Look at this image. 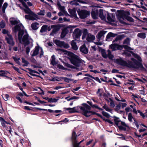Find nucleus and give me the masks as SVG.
Listing matches in <instances>:
<instances>
[{
	"label": "nucleus",
	"mask_w": 147,
	"mask_h": 147,
	"mask_svg": "<svg viewBox=\"0 0 147 147\" xmlns=\"http://www.w3.org/2000/svg\"><path fill=\"white\" fill-rule=\"evenodd\" d=\"M130 52L132 54L136 59L138 60V61H136L134 58H132L131 60L132 62L128 61V63H127L122 59L120 58L116 59L115 60V62L117 64L122 66H127L129 67L135 68L143 67V66L141 63L142 60L141 57L139 56L136 54L133 53L132 52H129V51H125L124 53L127 55L129 56L130 55L129 54Z\"/></svg>",
	"instance_id": "obj_1"
},
{
	"label": "nucleus",
	"mask_w": 147,
	"mask_h": 147,
	"mask_svg": "<svg viewBox=\"0 0 147 147\" xmlns=\"http://www.w3.org/2000/svg\"><path fill=\"white\" fill-rule=\"evenodd\" d=\"M130 52L132 54L136 59L138 60V61H136L134 58H132L131 60L132 62L128 61V63H127L122 59L120 58L116 59L115 60V62L117 64L122 66H127L129 67L135 68L143 67V66L141 63L142 60L141 57L139 56L136 54L133 53L132 52H129V51H125L124 53L127 55L129 56L130 55L129 54Z\"/></svg>",
	"instance_id": "obj_2"
},
{
	"label": "nucleus",
	"mask_w": 147,
	"mask_h": 147,
	"mask_svg": "<svg viewBox=\"0 0 147 147\" xmlns=\"http://www.w3.org/2000/svg\"><path fill=\"white\" fill-rule=\"evenodd\" d=\"M10 22L11 24L16 25L13 29V32L16 34L18 32V39L21 42H26L25 38H27L28 33L26 30H24V27L17 18H11L10 19Z\"/></svg>",
	"instance_id": "obj_3"
},
{
	"label": "nucleus",
	"mask_w": 147,
	"mask_h": 147,
	"mask_svg": "<svg viewBox=\"0 0 147 147\" xmlns=\"http://www.w3.org/2000/svg\"><path fill=\"white\" fill-rule=\"evenodd\" d=\"M57 50L59 52L64 53L65 54H67L69 55L70 57L69 59L71 63L77 67L79 66L80 63H85L84 61L82 60L79 57L74 53H68L67 51L62 49H57Z\"/></svg>",
	"instance_id": "obj_4"
},
{
	"label": "nucleus",
	"mask_w": 147,
	"mask_h": 147,
	"mask_svg": "<svg viewBox=\"0 0 147 147\" xmlns=\"http://www.w3.org/2000/svg\"><path fill=\"white\" fill-rule=\"evenodd\" d=\"M90 107L86 104H84L83 106L80 107L82 114L86 117H88L92 115L96 114L95 112L90 111Z\"/></svg>",
	"instance_id": "obj_5"
},
{
	"label": "nucleus",
	"mask_w": 147,
	"mask_h": 147,
	"mask_svg": "<svg viewBox=\"0 0 147 147\" xmlns=\"http://www.w3.org/2000/svg\"><path fill=\"white\" fill-rule=\"evenodd\" d=\"M114 120L115 124L120 130L125 131L127 129L129 128L128 125L124 122L121 121L119 118L115 117Z\"/></svg>",
	"instance_id": "obj_6"
},
{
	"label": "nucleus",
	"mask_w": 147,
	"mask_h": 147,
	"mask_svg": "<svg viewBox=\"0 0 147 147\" xmlns=\"http://www.w3.org/2000/svg\"><path fill=\"white\" fill-rule=\"evenodd\" d=\"M39 53L40 57L41 58L43 55L44 52L42 48L38 46H36L31 52V54L32 56H35Z\"/></svg>",
	"instance_id": "obj_7"
},
{
	"label": "nucleus",
	"mask_w": 147,
	"mask_h": 147,
	"mask_svg": "<svg viewBox=\"0 0 147 147\" xmlns=\"http://www.w3.org/2000/svg\"><path fill=\"white\" fill-rule=\"evenodd\" d=\"M123 47L127 50H133V49L126 45L123 46L119 45L117 44H113L110 45V48L113 51L117 50H121L123 49Z\"/></svg>",
	"instance_id": "obj_8"
},
{
	"label": "nucleus",
	"mask_w": 147,
	"mask_h": 147,
	"mask_svg": "<svg viewBox=\"0 0 147 147\" xmlns=\"http://www.w3.org/2000/svg\"><path fill=\"white\" fill-rule=\"evenodd\" d=\"M25 40H26V42H21L19 41L20 43H22L23 44H25V45H30V47H26V52L27 54H28L30 50V49L33 46V40L31 39L28 36V37L27 38H25Z\"/></svg>",
	"instance_id": "obj_9"
},
{
	"label": "nucleus",
	"mask_w": 147,
	"mask_h": 147,
	"mask_svg": "<svg viewBox=\"0 0 147 147\" xmlns=\"http://www.w3.org/2000/svg\"><path fill=\"white\" fill-rule=\"evenodd\" d=\"M78 14L80 18L82 19H84L90 15L89 12L85 10H81L78 11Z\"/></svg>",
	"instance_id": "obj_10"
},
{
	"label": "nucleus",
	"mask_w": 147,
	"mask_h": 147,
	"mask_svg": "<svg viewBox=\"0 0 147 147\" xmlns=\"http://www.w3.org/2000/svg\"><path fill=\"white\" fill-rule=\"evenodd\" d=\"M26 19L32 20H36L38 18V16L33 12H31L29 15H26L25 16Z\"/></svg>",
	"instance_id": "obj_11"
},
{
	"label": "nucleus",
	"mask_w": 147,
	"mask_h": 147,
	"mask_svg": "<svg viewBox=\"0 0 147 147\" xmlns=\"http://www.w3.org/2000/svg\"><path fill=\"white\" fill-rule=\"evenodd\" d=\"M55 42L57 45L61 47L68 48L69 47V45L65 43L64 42H61L59 40H56L55 41Z\"/></svg>",
	"instance_id": "obj_12"
},
{
	"label": "nucleus",
	"mask_w": 147,
	"mask_h": 147,
	"mask_svg": "<svg viewBox=\"0 0 147 147\" xmlns=\"http://www.w3.org/2000/svg\"><path fill=\"white\" fill-rule=\"evenodd\" d=\"M5 38L8 44L12 45H14V43L13 39L11 35L9 34H7V36H6Z\"/></svg>",
	"instance_id": "obj_13"
},
{
	"label": "nucleus",
	"mask_w": 147,
	"mask_h": 147,
	"mask_svg": "<svg viewBox=\"0 0 147 147\" xmlns=\"http://www.w3.org/2000/svg\"><path fill=\"white\" fill-rule=\"evenodd\" d=\"M98 11L97 9L93 10L91 12V15L93 18L96 19L98 17Z\"/></svg>",
	"instance_id": "obj_14"
},
{
	"label": "nucleus",
	"mask_w": 147,
	"mask_h": 147,
	"mask_svg": "<svg viewBox=\"0 0 147 147\" xmlns=\"http://www.w3.org/2000/svg\"><path fill=\"white\" fill-rule=\"evenodd\" d=\"M80 51L85 54H87L88 52V50L84 44L81 46L80 48Z\"/></svg>",
	"instance_id": "obj_15"
},
{
	"label": "nucleus",
	"mask_w": 147,
	"mask_h": 147,
	"mask_svg": "<svg viewBox=\"0 0 147 147\" xmlns=\"http://www.w3.org/2000/svg\"><path fill=\"white\" fill-rule=\"evenodd\" d=\"M95 39V36L90 34H88L86 37V40L88 42H92Z\"/></svg>",
	"instance_id": "obj_16"
},
{
	"label": "nucleus",
	"mask_w": 147,
	"mask_h": 147,
	"mask_svg": "<svg viewBox=\"0 0 147 147\" xmlns=\"http://www.w3.org/2000/svg\"><path fill=\"white\" fill-rule=\"evenodd\" d=\"M81 31L79 29L76 28L75 29L74 33L73 35L75 36L76 38H78L80 36Z\"/></svg>",
	"instance_id": "obj_17"
},
{
	"label": "nucleus",
	"mask_w": 147,
	"mask_h": 147,
	"mask_svg": "<svg viewBox=\"0 0 147 147\" xmlns=\"http://www.w3.org/2000/svg\"><path fill=\"white\" fill-rule=\"evenodd\" d=\"M57 5L58 8L64 13H66V12L65 9L64 7L61 6L59 2L57 3Z\"/></svg>",
	"instance_id": "obj_18"
},
{
	"label": "nucleus",
	"mask_w": 147,
	"mask_h": 147,
	"mask_svg": "<svg viewBox=\"0 0 147 147\" xmlns=\"http://www.w3.org/2000/svg\"><path fill=\"white\" fill-rule=\"evenodd\" d=\"M69 12L71 15L75 19H78L75 9H73L72 10H69Z\"/></svg>",
	"instance_id": "obj_19"
},
{
	"label": "nucleus",
	"mask_w": 147,
	"mask_h": 147,
	"mask_svg": "<svg viewBox=\"0 0 147 147\" xmlns=\"http://www.w3.org/2000/svg\"><path fill=\"white\" fill-rule=\"evenodd\" d=\"M71 48L75 50H76L78 49V47L76 45V43L74 40H72L71 42Z\"/></svg>",
	"instance_id": "obj_20"
},
{
	"label": "nucleus",
	"mask_w": 147,
	"mask_h": 147,
	"mask_svg": "<svg viewBox=\"0 0 147 147\" xmlns=\"http://www.w3.org/2000/svg\"><path fill=\"white\" fill-rule=\"evenodd\" d=\"M76 107H74L72 108H65V109L66 110L69 111V112L70 113H74L77 112V110Z\"/></svg>",
	"instance_id": "obj_21"
},
{
	"label": "nucleus",
	"mask_w": 147,
	"mask_h": 147,
	"mask_svg": "<svg viewBox=\"0 0 147 147\" xmlns=\"http://www.w3.org/2000/svg\"><path fill=\"white\" fill-rule=\"evenodd\" d=\"M0 121H1L2 125L7 130H8V127H6L5 125L6 121L2 117H0Z\"/></svg>",
	"instance_id": "obj_22"
},
{
	"label": "nucleus",
	"mask_w": 147,
	"mask_h": 147,
	"mask_svg": "<svg viewBox=\"0 0 147 147\" xmlns=\"http://www.w3.org/2000/svg\"><path fill=\"white\" fill-rule=\"evenodd\" d=\"M52 28H53V33H55L58 31L60 29V27L59 25H53L51 26Z\"/></svg>",
	"instance_id": "obj_23"
},
{
	"label": "nucleus",
	"mask_w": 147,
	"mask_h": 147,
	"mask_svg": "<svg viewBox=\"0 0 147 147\" xmlns=\"http://www.w3.org/2000/svg\"><path fill=\"white\" fill-rule=\"evenodd\" d=\"M38 25L39 24L37 22H34L32 23L31 24L32 28L34 30H36L38 28Z\"/></svg>",
	"instance_id": "obj_24"
},
{
	"label": "nucleus",
	"mask_w": 147,
	"mask_h": 147,
	"mask_svg": "<svg viewBox=\"0 0 147 147\" xmlns=\"http://www.w3.org/2000/svg\"><path fill=\"white\" fill-rule=\"evenodd\" d=\"M99 17L102 20H105L106 19L105 17L103 15V10L102 9H100L99 10Z\"/></svg>",
	"instance_id": "obj_25"
},
{
	"label": "nucleus",
	"mask_w": 147,
	"mask_h": 147,
	"mask_svg": "<svg viewBox=\"0 0 147 147\" xmlns=\"http://www.w3.org/2000/svg\"><path fill=\"white\" fill-rule=\"evenodd\" d=\"M68 31L66 28L64 29L62 32L61 34V37L64 38L65 36L66 35L68 32Z\"/></svg>",
	"instance_id": "obj_26"
},
{
	"label": "nucleus",
	"mask_w": 147,
	"mask_h": 147,
	"mask_svg": "<svg viewBox=\"0 0 147 147\" xmlns=\"http://www.w3.org/2000/svg\"><path fill=\"white\" fill-rule=\"evenodd\" d=\"M106 33L105 31H101L98 34L97 37V38L99 40L101 37L103 36Z\"/></svg>",
	"instance_id": "obj_27"
},
{
	"label": "nucleus",
	"mask_w": 147,
	"mask_h": 147,
	"mask_svg": "<svg viewBox=\"0 0 147 147\" xmlns=\"http://www.w3.org/2000/svg\"><path fill=\"white\" fill-rule=\"evenodd\" d=\"M103 108L106 111L112 113V109L110 108L106 104H105L103 106Z\"/></svg>",
	"instance_id": "obj_28"
},
{
	"label": "nucleus",
	"mask_w": 147,
	"mask_h": 147,
	"mask_svg": "<svg viewBox=\"0 0 147 147\" xmlns=\"http://www.w3.org/2000/svg\"><path fill=\"white\" fill-rule=\"evenodd\" d=\"M47 26L46 25H43L40 30L41 32H45L47 31Z\"/></svg>",
	"instance_id": "obj_29"
},
{
	"label": "nucleus",
	"mask_w": 147,
	"mask_h": 147,
	"mask_svg": "<svg viewBox=\"0 0 147 147\" xmlns=\"http://www.w3.org/2000/svg\"><path fill=\"white\" fill-rule=\"evenodd\" d=\"M0 73H1L0 74V76H5V75L6 74L7 75L8 74H9L8 72L6 71L2 70L0 71Z\"/></svg>",
	"instance_id": "obj_30"
},
{
	"label": "nucleus",
	"mask_w": 147,
	"mask_h": 147,
	"mask_svg": "<svg viewBox=\"0 0 147 147\" xmlns=\"http://www.w3.org/2000/svg\"><path fill=\"white\" fill-rule=\"evenodd\" d=\"M128 119L129 120V121L130 122H132V119H135L134 117H133L132 114L130 113L128 114Z\"/></svg>",
	"instance_id": "obj_31"
},
{
	"label": "nucleus",
	"mask_w": 147,
	"mask_h": 147,
	"mask_svg": "<svg viewBox=\"0 0 147 147\" xmlns=\"http://www.w3.org/2000/svg\"><path fill=\"white\" fill-rule=\"evenodd\" d=\"M138 36L140 38L144 39L146 37L145 34L143 33H138Z\"/></svg>",
	"instance_id": "obj_32"
},
{
	"label": "nucleus",
	"mask_w": 147,
	"mask_h": 147,
	"mask_svg": "<svg viewBox=\"0 0 147 147\" xmlns=\"http://www.w3.org/2000/svg\"><path fill=\"white\" fill-rule=\"evenodd\" d=\"M82 142V141H81L79 143H77V142L76 140L74 142L73 141L72 144H73L74 147H78L79 145Z\"/></svg>",
	"instance_id": "obj_33"
},
{
	"label": "nucleus",
	"mask_w": 147,
	"mask_h": 147,
	"mask_svg": "<svg viewBox=\"0 0 147 147\" xmlns=\"http://www.w3.org/2000/svg\"><path fill=\"white\" fill-rule=\"evenodd\" d=\"M51 63L53 65H55L56 64L55 60V56L54 55H52L51 57Z\"/></svg>",
	"instance_id": "obj_34"
},
{
	"label": "nucleus",
	"mask_w": 147,
	"mask_h": 147,
	"mask_svg": "<svg viewBox=\"0 0 147 147\" xmlns=\"http://www.w3.org/2000/svg\"><path fill=\"white\" fill-rule=\"evenodd\" d=\"M58 100V99L51 98H49L48 102H57Z\"/></svg>",
	"instance_id": "obj_35"
},
{
	"label": "nucleus",
	"mask_w": 147,
	"mask_h": 147,
	"mask_svg": "<svg viewBox=\"0 0 147 147\" xmlns=\"http://www.w3.org/2000/svg\"><path fill=\"white\" fill-rule=\"evenodd\" d=\"M123 38V36L122 35H120L117 36L115 38V39L114 41H113V42L115 41H117L119 40L122 39Z\"/></svg>",
	"instance_id": "obj_36"
},
{
	"label": "nucleus",
	"mask_w": 147,
	"mask_h": 147,
	"mask_svg": "<svg viewBox=\"0 0 147 147\" xmlns=\"http://www.w3.org/2000/svg\"><path fill=\"white\" fill-rule=\"evenodd\" d=\"M24 11L26 13L30 14L32 11L30 10V9L28 7L24 9H23Z\"/></svg>",
	"instance_id": "obj_37"
},
{
	"label": "nucleus",
	"mask_w": 147,
	"mask_h": 147,
	"mask_svg": "<svg viewBox=\"0 0 147 147\" xmlns=\"http://www.w3.org/2000/svg\"><path fill=\"white\" fill-rule=\"evenodd\" d=\"M30 74L32 76H35L34 74L38 73V72L34 70H32L31 69H29Z\"/></svg>",
	"instance_id": "obj_38"
},
{
	"label": "nucleus",
	"mask_w": 147,
	"mask_h": 147,
	"mask_svg": "<svg viewBox=\"0 0 147 147\" xmlns=\"http://www.w3.org/2000/svg\"><path fill=\"white\" fill-rule=\"evenodd\" d=\"M22 62L24 63L23 66H27L29 64L28 62L23 58L22 59Z\"/></svg>",
	"instance_id": "obj_39"
},
{
	"label": "nucleus",
	"mask_w": 147,
	"mask_h": 147,
	"mask_svg": "<svg viewBox=\"0 0 147 147\" xmlns=\"http://www.w3.org/2000/svg\"><path fill=\"white\" fill-rule=\"evenodd\" d=\"M7 3H5L3 4L2 7V11L3 13L5 12V9L7 8Z\"/></svg>",
	"instance_id": "obj_40"
},
{
	"label": "nucleus",
	"mask_w": 147,
	"mask_h": 147,
	"mask_svg": "<svg viewBox=\"0 0 147 147\" xmlns=\"http://www.w3.org/2000/svg\"><path fill=\"white\" fill-rule=\"evenodd\" d=\"M13 59H14V60L18 64H20V62L19 61V60H20V58L19 57H13Z\"/></svg>",
	"instance_id": "obj_41"
},
{
	"label": "nucleus",
	"mask_w": 147,
	"mask_h": 147,
	"mask_svg": "<svg viewBox=\"0 0 147 147\" xmlns=\"http://www.w3.org/2000/svg\"><path fill=\"white\" fill-rule=\"evenodd\" d=\"M108 53L107 55V57L110 59H112L113 57V55L111 54V52L109 50H108Z\"/></svg>",
	"instance_id": "obj_42"
},
{
	"label": "nucleus",
	"mask_w": 147,
	"mask_h": 147,
	"mask_svg": "<svg viewBox=\"0 0 147 147\" xmlns=\"http://www.w3.org/2000/svg\"><path fill=\"white\" fill-rule=\"evenodd\" d=\"M5 26V22L3 21H2L0 23V30L1 28H3Z\"/></svg>",
	"instance_id": "obj_43"
},
{
	"label": "nucleus",
	"mask_w": 147,
	"mask_h": 147,
	"mask_svg": "<svg viewBox=\"0 0 147 147\" xmlns=\"http://www.w3.org/2000/svg\"><path fill=\"white\" fill-rule=\"evenodd\" d=\"M76 133L74 131L72 133V142L73 141L74 142L76 140Z\"/></svg>",
	"instance_id": "obj_44"
},
{
	"label": "nucleus",
	"mask_w": 147,
	"mask_h": 147,
	"mask_svg": "<svg viewBox=\"0 0 147 147\" xmlns=\"http://www.w3.org/2000/svg\"><path fill=\"white\" fill-rule=\"evenodd\" d=\"M130 42V39L129 38H127L123 42L124 44H125L127 45H129Z\"/></svg>",
	"instance_id": "obj_45"
},
{
	"label": "nucleus",
	"mask_w": 147,
	"mask_h": 147,
	"mask_svg": "<svg viewBox=\"0 0 147 147\" xmlns=\"http://www.w3.org/2000/svg\"><path fill=\"white\" fill-rule=\"evenodd\" d=\"M62 79L64 80L65 81L67 82H69L70 81H72L73 80L64 77L62 78Z\"/></svg>",
	"instance_id": "obj_46"
},
{
	"label": "nucleus",
	"mask_w": 147,
	"mask_h": 147,
	"mask_svg": "<svg viewBox=\"0 0 147 147\" xmlns=\"http://www.w3.org/2000/svg\"><path fill=\"white\" fill-rule=\"evenodd\" d=\"M115 36V34L111 32L108 33L107 36V38H109L111 37H113Z\"/></svg>",
	"instance_id": "obj_47"
},
{
	"label": "nucleus",
	"mask_w": 147,
	"mask_h": 147,
	"mask_svg": "<svg viewBox=\"0 0 147 147\" xmlns=\"http://www.w3.org/2000/svg\"><path fill=\"white\" fill-rule=\"evenodd\" d=\"M9 95L7 94L3 95V98L5 101H7L8 100Z\"/></svg>",
	"instance_id": "obj_48"
},
{
	"label": "nucleus",
	"mask_w": 147,
	"mask_h": 147,
	"mask_svg": "<svg viewBox=\"0 0 147 147\" xmlns=\"http://www.w3.org/2000/svg\"><path fill=\"white\" fill-rule=\"evenodd\" d=\"M102 113L104 116H105L106 117H107L109 118V117H110V115H109L106 112H105V111H102Z\"/></svg>",
	"instance_id": "obj_49"
},
{
	"label": "nucleus",
	"mask_w": 147,
	"mask_h": 147,
	"mask_svg": "<svg viewBox=\"0 0 147 147\" xmlns=\"http://www.w3.org/2000/svg\"><path fill=\"white\" fill-rule=\"evenodd\" d=\"M121 105H117L115 108V110L117 111H118L121 109Z\"/></svg>",
	"instance_id": "obj_50"
},
{
	"label": "nucleus",
	"mask_w": 147,
	"mask_h": 147,
	"mask_svg": "<svg viewBox=\"0 0 147 147\" xmlns=\"http://www.w3.org/2000/svg\"><path fill=\"white\" fill-rule=\"evenodd\" d=\"M102 90L100 89H98V91L97 92V94L98 96H101L102 95Z\"/></svg>",
	"instance_id": "obj_51"
},
{
	"label": "nucleus",
	"mask_w": 147,
	"mask_h": 147,
	"mask_svg": "<svg viewBox=\"0 0 147 147\" xmlns=\"http://www.w3.org/2000/svg\"><path fill=\"white\" fill-rule=\"evenodd\" d=\"M138 112L140 113V116L142 117L143 118H144L145 117V115H144V114L142 112H141L140 110H138Z\"/></svg>",
	"instance_id": "obj_52"
},
{
	"label": "nucleus",
	"mask_w": 147,
	"mask_h": 147,
	"mask_svg": "<svg viewBox=\"0 0 147 147\" xmlns=\"http://www.w3.org/2000/svg\"><path fill=\"white\" fill-rule=\"evenodd\" d=\"M134 124L136 126L137 128L138 129L139 127V126L138 125V123L137 121H136L135 119H134Z\"/></svg>",
	"instance_id": "obj_53"
},
{
	"label": "nucleus",
	"mask_w": 147,
	"mask_h": 147,
	"mask_svg": "<svg viewBox=\"0 0 147 147\" xmlns=\"http://www.w3.org/2000/svg\"><path fill=\"white\" fill-rule=\"evenodd\" d=\"M107 19L109 22H112L113 21V20L108 14H107Z\"/></svg>",
	"instance_id": "obj_54"
},
{
	"label": "nucleus",
	"mask_w": 147,
	"mask_h": 147,
	"mask_svg": "<svg viewBox=\"0 0 147 147\" xmlns=\"http://www.w3.org/2000/svg\"><path fill=\"white\" fill-rule=\"evenodd\" d=\"M91 106L93 107H94L96 108V109H101L100 108H99L98 107V106H97V105H92L91 104V102H90V103H88Z\"/></svg>",
	"instance_id": "obj_55"
},
{
	"label": "nucleus",
	"mask_w": 147,
	"mask_h": 147,
	"mask_svg": "<svg viewBox=\"0 0 147 147\" xmlns=\"http://www.w3.org/2000/svg\"><path fill=\"white\" fill-rule=\"evenodd\" d=\"M110 106L112 108H113L115 106V105L114 102L113 101H111L110 104Z\"/></svg>",
	"instance_id": "obj_56"
},
{
	"label": "nucleus",
	"mask_w": 147,
	"mask_h": 147,
	"mask_svg": "<svg viewBox=\"0 0 147 147\" xmlns=\"http://www.w3.org/2000/svg\"><path fill=\"white\" fill-rule=\"evenodd\" d=\"M45 11H40L38 13V14L39 15L43 16L45 15Z\"/></svg>",
	"instance_id": "obj_57"
},
{
	"label": "nucleus",
	"mask_w": 147,
	"mask_h": 147,
	"mask_svg": "<svg viewBox=\"0 0 147 147\" xmlns=\"http://www.w3.org/2000/svg\"><path fill=\"white\" fill-rule=\"evenodd\" d=\"M102 55L103 57L104 58H107V55L106 54L105 52L104 51H103L102 53Z\"/></svg>",
	"instance_id": "obj_58"
},
{
	"label": "nucleus",
	"mask_w": 147,
	"mask_h": 147,
	"mask_svg": "<svg viewBox=\"0 0 147 147\" xmlns=\"http://www.w3.org/2000/svg\"><path fill=\"white\" fill-rule=\"evenodd\" d=\"M137 80L138 81L142 82H144V81L145 82H146V80L145 79L143 78H142V79L138 78L137 79Z\"/></svg>",
	"instance_id": "obj_59"
},
{
	"label": "nucleus",
	"mask_w": 147,
	"mask_h": 147,
	"mask_svg": "<svg viewBox=\"0 0 147 147\" xmlns=\"http://www.w3.org/2000/svg\"><path fill=\"white\" fill-rule=\"evenodd\" d=\"M75 1L79 2L80 3H86L85 2L81 0H75Z\"/></svg>",
	"instance_id": "obj_60"
},
{
	"label": "nucleus",
	"mask_w": 147,
	"mask_h": 147,
	"mask_svg": "<svg viewBox=\"0 0 147 147\" xmlns=\"http://www.w3.org/2000/svg\"><path fill=\"white\" fill-rule=\"evenodd\" d=\"M57 67L59 68L62 69H65V68L62 65H57Z\"/></svg>",
	"instance_id": "obj_61"
},
{
	"label": "nucleus",
	"mask_w": 147,
	"mask_h": 147,
	"mask_svg": "<svg viewBox=\"0 0 147 147\" xmlns=\"http://www.w3.org/2000/svg\"><path fill=\"white\" fill-rule=\"evenodd\" d=\"M120 104H121L122 105V107L123 108H124L127 105V104L125 103H120Z\"/></svg>",
	"instance_id": "obj_62"
},
{
	"label": "nucleus",
	"mask_w": 147,
	"mask_h": 147,
	"mask_svg": "<svg viewBox=\"0 0 147 147\" xmlns=\"http://www.w3.org/2000/svg\"><path fill=\"white\" fill-rule=\"evenodd\" d=\"M105 121L111 124H112L113 123L111 121L108 119H105Z\"/></svg>",
	"instance_id": "obj_63"
},
{
	"label": "nucleus",
	"mask_w": 147,
	"mask_h": 147,
	"mask_svg": "<svg viewBox=\"0 0 147 147\" xmlns=\"http://www.w3.org/2000/svg\"><path fill=\"white\" fill-rule=\"evenodd\" d=\"M2 32L3 33V34H9V33H8V31L7 30H6L5 29H3V30H2Z\"/></svg>",
	"instance_id": "obj_64"
}]
</instances>
